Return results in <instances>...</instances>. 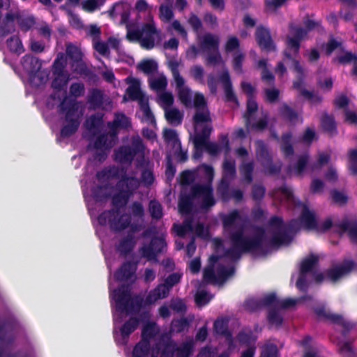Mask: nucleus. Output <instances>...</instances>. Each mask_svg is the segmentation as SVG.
Returning <instances> with one entry per match:
<instances>
[{"instance_id":"obj_54","label":"nucleus","mask_w":357,"mask_h":357,"mask_svg":"<svg viewBox=\"0 0 357 357\" xmlns=\"http://www.w3.org/2000/svg\"><path fill=\"white\" fill-rule=\"evenodd\" d=\"M66 66V61L63 58L62 56L59 58L57 56L54 61L52 65V73L53 75H61L64 74H69L68 71L65 70Z\"/></svg>"},{"instance_id":"obj_28","label":"nucleus","mask_w":357,"mask_h":357,"mask_svg":"<svg viewBox=\"0 0 357 357\" xmlns=\"http://www.w3.org/2000/svg\"><path fill=\"white\" fill-rule=\"evenodd\" d=\"M103 125V114L96 112L88 117L84 123L86 130L93 136L99 133Z\"/></svg>"},{"instance_id":"obj_47","label":"nucleus","mask_w":357,"mask_h":357,"mask_svg":"<svg viewBox=\"0 0 357 357\" xmlns=\"http://www.w3.org/2000/svg\"><path fill=\"white\" fill-rule=\"evenodd\" d=\"M257 146L256 150L257 157L259 162L262 165L264 162H267V161L271 159V157L268 151V149L264 144V143L261 141L257 142Z\"/></svg>"},{"instance_id":"obj_57","label":"nucleus","mask_w":357,"mask_h":357,"mask_svg":"<svg viewBox=\"0 0 357 357\" xmlns=\"http://www.w3.org/2000/svg\"><path fill=\"white\" fill-rule=\"evenodd\" d=\"M85 93V86L82 82H73L69 88V93L71 98L76 100L77 98L84 96Z\"/></svg>"},{"instance_id":"obj_14","label":"nucleus","mask_w":357,"mask_h":357,"mask_svg":"<svg viewBox=\"0 0 357 357\" xmlns=\"http://www.w3.org/2000/svg\"><path fill=\"white\" fill-rule=\"evenodd\" d=\"M290 32L292 36L287 37L284 60L296 59L299 52L301 40L307 34L305 29L293 25L290 26Z\"/></svg>"},{"instance_id":"obj_63","label":"nucleus","mask_w":357,"mask_h":357,"mask_svg":"<svg viewBox=\"0 0 357 357\" xmlns=\"http://www.w3.org/2000/svg\"><path fill=\"white\" fill-rule=\"evenodd\" d=\"M8 49L13 52H19L22 48V45L18 37L11 36L6 40Z\"/></svg>"},{"instance_id":"obj_17","label":"nucleus","mask_w":357,"mask_h":357,"mask_svg":"<svg viewBox=\"0 0 357 357\" xmlns=\"http://www.w3.org/2000/svg\"><path fill=\"white\" fill-rule=\"evenodd\" d=\"M141 319L138 317H131L120 328V338L115 337L116 344L126 345L130 334L139 326Z\"/></svg>"},{"instance_id":"obj_43","label":"nucleus","mask_w":357,"mask_h":357,"mask_svg":"<svg viewBox=\"0 0 357 357\" xmlns=\"http://www.w3.org/2000/svg\"><path fill=\"white\" fill-rule=\"evenodd\" d=\"M54 79H52L51 84L52 88L54 90H56L57 91L63 90L66 87L70 79V74H64L61 75V76L58 75H54Z\"/></svg>"},{"instance_id":"obj_58","label":"nucleus","mask_w":357,"mask_h":357,"mask_svg":"<svg viewBox=\"0 0 357 357\" xmlns=\"http://www.w3.org/2000/svg\"><path fill=\"white\" fill-rule=\"evenodd\" d=\"M308 159L309 155L307 154H303L298 158V161L293 166L296 174L300 175L303 172L307 165H308V167L310 168Z\"/></svg>"},{"instance_id":"obj_55","label":"nucleus","mask_w":357,"mask_h":357,"mask_svg":"<svg viewBox=\"0 0 357 357\" xmlns=\"http://www.w3.org/2000/svg\"><path fill=\"white\" fill-rule=\"evenodd\" d=\"M169 307L174 312L178 314H184L187 310V306L180 298H172L169 301Z\"/></svg>"},{"instance_id":"obj_21","label":"nucleus","mask_w":357,"mask_h":357,"mask_svg":"<svg viewBox=\"0 0 357 357\" xmlns=\"http://www.w3.org/2000/svg\"><path fill=\"white\" fill-rule=\"evenodd\" d=\"M255 34L257 43L262 50L268 52L275 50V45L268 29L261 26H258Z\"/></svg>"},{"instance_id":"obj_45","label":"nucleus","mask_w":357,"mask_h":357,"mask_svg":"<svg viewBox=\"0 0 357 357\" xmlns=\"http://www.w3.org/2000/svg\"><path fill=\"white\" fill-rule=\"evenodd\" d=\"M36 24L35 17L32 15L24 16L18 15L17 24L22 31L26 32Z\"/></svg>"},{"instance_id":"obj_34","label":"nucleus","mask_w":357,"mask_h":357,"mask_svg":"<svg viewBox=\"0 0 357 357\" xmlns=\"http://www.w3.org/2000/svg\"><path fill=\"white\" fill-rule=\"evenodd\" d=\"M292 134L291 132L283 133L280 139V148L286 158L294 155V151L291 143Z\"/></svg>"},{"instance_id":"obj_10","label":"nucleus","mask_w":357,"mask_h":357,"mask_svg":"<svg viewBox=\"0 0 357 357\" xmlns=\"http://www.w3.org/2000/svg\"><path fill=\"white\" fill-rule=\"evenodd\" d=\"M219 36L211 33H206L199 38V49L206 54V65L215 66L222 62L219 51Z\"/></svg>"},{"instance_id":"obj_40","label":"nucleus","mask_w":357,"mask_h":357,"mask_svg":"<svg viewBox=\"0 0 357 357\" xmlns=\"http://www.w3.org/2000/svg\"><path fill=\"white\" fill-rule=\"evenodd\" d=\"M279 112L282 119L290 123L296 124L298 121V113L287 104H283L280 107Z\"/></svg>"},{"instance_id":"obj_13","label":"nucleus","mask_w":357,"mask_h":357,"mask_svg":"<svg viewBox=\"0 0 357 357\" xmlns=\"http://www.w3.org/2000/svg\"><path fill=\"white\" fill-rule=\"evenodd\" d=\"M144 149L142 140L139 137L134 138L130 145L122 146L115 151V160L120 163H130L137 154L144 160Z\"/></svg>"},{"instance_id":"obj_6","label":"nucleus","mask_w":357,"mask_h":357,"mask_svg":"<svg viewBox=\"0 0 357 357\" xmlns=\"http://www.w3.org/2000/svg\"><path fill=\"white\" fill-rule=\"evenodd\" d=\"M156 322L145 324L141 333V340L134 346L132 357H156Z\"/></svg>"},{"instance_id":"obj_32","label":"nucleus","mask_w":357,"mask_h":357,"mask_svg":"<svg viewBox=\"0 0 357 357\" xmlns=\"http://www.w3.org/2000/svg\"><path fill=\"white\" fill-rule=\"evenodd\" d=\"M135 245V241L134 236L132 234H128L126 237L123 238L119 241L116 250L121 255L126 256L132 251Z\"/></svg>"},{"instance_id":"obj_35","label":"nucleus","mask_w":357,"mask_h":357,"mask_svg":"<svg viewBox=\"0 0 357 357\" xmlns=\"http://www.w3.org/2000/svg\"><path fill=\"white\" fill-rule=\"evenodd\" d=\"M236 175V162L234 160L225 159L222 164V179L231 181Z\"/></svg>"},{"instance_id":"obj_5","label":"nucleus","mask_w":357,"mask_h":357,"mask_svg":"<svg viewBox=\"0 0 357 357\" xmlns=\"http://www.w3.org/2000/svg\"><path fill=\"white\" fill-rule=\"evenodd\" d=\"M112 298L117 311L127 314L137 313L142 307L156 302V287L151 290L144 299L140 295L132 297L128 288L123 285L113 291Z\"/></svg>"},{"instance_id":"obj_4","label":"nucleus","mask_w":357,"mask_h":357,"mask_svg":"<svg viewBox=\"0 0 357 357\" xmlns=\"http://www.w3.org/2000/svg\"><path fill=\"white\" fill-rule=\"evenodd\" d=\"M202 169L204 176L208 180L206 183H195L192 185L189 193L182 192L178 201V210L186 217L190 215L193 209V202L197 200L202 209L207 210L215 204L213 196V188L211 181L213 178V168L210 165H203Z\"/></svg>"},{"instance_id":"obj_16","label":"nucleus","mask_w":357,"mask_h":357,"mask_svg":"<svg viewBox=\"0 0 357 357\" xmlns=\"http://www.w3.org/2000/svg\"><path fill=\"white\" fill-rule=\"evenodd\" d=\"M96 178L98 181L103 179L119 178L125 179L126 181L130 178H136L134 176H128L127 175V170L125 167H119L114 165L109 166L98 172L96 173Z\"/></svg>"},{"instance_id":"obj_9","label":"nucleus","mask_w":357,"mask_h":357,"mask_svg":"<svg viewBox=\"0 0 357 357\" xmlns=\"http://www.w3.org/2000/svg\"><path fill=\"white\" fill-rule=\"evenodd\" d=\"M330 229H333L334 232L340 235L347 232L350 238L357 243V220H349L345 218L342 220L333 221L331 218H327L322 222H317V227L314 230L325 232Z\"/></svg>"},{"instance_id":"obj_15","label":"nucleus","mask_w":357,"mask_h":357,"mask_svg":"<svg viewBox=\"0 0 357 357\" xmlns=\"http://www.w3.org/2000/svg\"><path fill=\"white\" fill-rule=\"evenodd\" d=\"M173 229L179 237H184L187 234H191L194 231L193 218L192 217H185L182 224L174 223ZM195 231L197 235L202 236L205 231V227L203 223L198 222L195 227Z\"/></svg>"},{"instance_id":"obj_31","label":"nucleus","mask_w":357,"mask_h":357,"mask_svg":"<svg viewBox=\"0 0 357 357\" xmlns=\"http://www.w3.org/2000/svg\"><path fill=\"white\" fill-rule=\"evenodd\" d=\"M354 264L353 261H347L340 266L335 267L327 271L326 275L331 280L335 281L344 275L348 273L353 268Z\"/></svg>"},{"instance_id":"obj_44","label":"nucleus","mask_w":357,"mask_h":357,"mask_svg":"<svg viewBox=\"0 0 357 357\" xmlns=\"http://www.w3.org/2000/svg\"><path fill=\"white\" fill-rule=\"evenodd\" d=\"M231 181L221 179L217 188L218 195L224 201L227 202L231 199L229 188Z\"/></svg>"},{"instance_id":"obj_38","label":"nucleus","mask_w":357,"mask_h":357,"mask_svg":"<svg viewBox=\"0 0 357 357\" xmlns=\"http://www.w3.org/2000/svg\"><path fill=\"white\" fill-rule=\"evenodd\" d=\"M254 169L255 163L253 161L243 162L239 167L241 175L242 176L243 181L248 184L252 182V174Z\"/></svg>"},{"instance_id":"obj_20","label":"nucleus","mask_w":357,"mask_h":357,"mask_svg":"<svg viewBox=\"0 0 357 357\" xmlns=\"http://www.w3.org/2000/svg\"><path fill=\"white\" fill-rule=\"evenodd\" d=\"M21 64L30 79H33L36 77L42 66L40 60L31 54L23 56L21 59Z\"/></svg>"},{"instance_id":"obj_59","label":"nucleus","mask_w":357,"mask_h":357,"mask_svg":"<svg viewBox=\"0 0 357 357\" xmlns=\"http://www.w3.org/2000/svg\"><path fill=\"white\" fill-rule=\"evenodd\" d=\"M155 245H152L150 242L149 245H144L140 248L141 255L143 257L148 260L156 261V250L154 248Z\"/></svg>"},{"instance_id":"obj_49","label":"nucleus","mask_w":357,"mask_h":357,"mask_svg":"<svg viewBox=\"0 0 357 357\" xmlns=\"http://www.w3.org/2000/svg\"><path fill=\"white\" fill-rule=\"evenodd\" d=\"M190 324V321L186 317L174 319L171 323V331L174 333H181L186 329Z\"/></svg>"},{"instance_id":"obj_19","label":"nucleus","mask_w":357,"mask_h":357,"mask_svg":"<svg viewBox=\"0 0 357 357\" xmlns=\"http://www.w3.org/2000/svg\"><path fill=\"white\" fill-rule=\"evenodd\" d=\"M193 124L195 134H202L204 128L206 126H209L212 130L211 119L208 108L195 110L193 116Z\"/></svg>"},{"instance_id":"obj_62","label":"nucleus","mask_w":357,"mask_h":357,"mask_svg":"<svg viewBox=\"0 0 357 357\" xmlns=\"http://www.w3.org/2000/svg\"><path fill=\"white\" fill-rule=\"evenodd\" d=\"M247 128H252L257 130H263L267 127L268 125V116L265 115L264 117L255 121V118L252 117L251 119L250 124H245Z\"/></svg>"},{"instance_id":"obj_8","label":"nucleus","mask_w":357,"mask_h":357,"mask_svg":"<svg viewBox=\"0 0 357 357\" xmlns=\"http://www.w3.org/2000/svg\"><path fill=\"white\" fill-rule=\"evenodd\" d=\"M211 132V129L209 126L204 128L202 134H195L193 139L195 145V153L194 157L195 158H199L202 155L203 149H205L209 154L216 155L222 149L227 151L229 149V139L227 135L221 137V145L215 142H208L207 139L209 137Z\"/></svg>"},{"instance_id":"obj_33","label":"nucleus","mask_w":357,"mask_h":357,"mask_svg":"<svg viewBox=\"0 0 357 357\" xmlns=\"http://www.w3.org/2000/svg\"><path fill=\"white\" fill-rule=\"evenodd\" d=\"M19 13H14L8 12L3 20V24L0 26L1 36H5L10 33L14 30V22H17V17Z\"/></svg>"},{"instance_id":"obj_50","label":"nucleus","mask_w":357,"mask_h":357,"mask_svg":"<svg viewBox=\"0 0 357 357\" xmlns=\"http://www.w3.org/2000/svg\"><path fill=\"white\" fill-rule=\"evenodd\" d=\"M177 91L179 100L182 104H183L186 107H192V98L191 90L188 86H185Z\"/></svg>"},{"instance_id":"obj_36","label":"nucleus","mask_w":357,"mask_h":357,"mask_svg":"<svg viewBox=\"0 0 357 357\" xmlns=\"http://www.w3.org/2000/svg\"><path fill=\"white\" fill-rule=\"evenodd\" d=\"M174 97L169 91H158V104L165 111L174 107Z\"/></svg>"},{"instance_id":"obj_30","label":"nucleus","mask_w":357,"mask_h":357,"mask_svg":"<svg viewBox=\"0 0 357 357\" xmlns=\"http://www.w3.org/2000/svg\"><path fill=\"white\" fill-rule=\"evenodd\" d=\"M65 120L66 123L61 128L60 135L62 137H69L78 130L80 124L79 116L65 117Z\"/></svg>"},{"instance_id":"obj_2","label":"nucleus","mask_w":357,"mask_h":357,"mask_svg":"<svg viewBox=\"0 0 357 357\" xmlns=\"http://www.w3.org/2000/svg\"><path fill=\"white\" fill-rule=\"evenodd\" d=\"M259 300L261 308L264 307H269L268 320L270 324L276 326H280L282 323V317L280 312V310L292 307L301 302H309L319 319L330 321L342 327V335L344 337L347 336L349 331L354 326L351 322L345 320L341 315L331 313V311L326 308L324 303L319 302L313 305V298L307 295L298 298H288L280 300L277 298L275 293H271L259 298Z\"/></svg>"},{"instance_id":"obj_46","label":"nucleus","mask_w":357,"mask_h":357,"mask_svg":"<svg viewBox=\"0 0 357 357\" xmlns=\"http://www.w3.org/2000/svg\"><path fill=\"white\" fill-rule=\"evenodd\" d=\"M214 331L216 333L225 335L229 341L232 340L231 333L227 331V321L223 319H217L213 324Z\"/></svg>"},{"instance_id":"obj_29","label":"nucleus","mask_w":357,"mask_h":357,"mask_svg":"<svg viewBox=\"0 0 357 357\" xmlns=\"http://www.w3.org/2000/svg\"><path fill=\"white\" fill-rule=\"evenodd\" d=\"M165 118L167 122L172 126H178L183 122L184 112L178 107L174 106L164 111Z\"/></svg>"},{"instance_id":"obj_39","label":"nucleus","mask_w":357,"mask_h":357,"mask_svg":"<svg viewBox=\"0 0 357 357\" xmlns=\"http://www.w3.org/2000/svg\"><path fill=\"white\" fill-rule=\"evenodd\" d=\"M109 139L108 134H100L95 139L93 143V148L95 149H105L110 150L114 146L113 138L110 136Z\"/></svg>"},{"instance_id":"obj_48","label":"nucleus","mask_w":357,"mask_h":357,"mask_svg":"<svg viewBox=\"0 0 357 357\" xmlns=\"http://www.w3.org/2000/svg\"><path fill=\"white\" fill-rule=\"evenodd\" d=\"M261 166L263 167L266 174L273 176L280 173L282 167V163L280 161L273 162L272 159H271L267 161V162H264Z\"/></svg>"},{"instance_id":"obj_61","label":"nucleus","mask_w":357,"mask_h":357,"mask_svg":"<svg viewBox=\"0 0 357 357\" xmlns=\"http://www.w3.org/2000/svg\"><path fill=\"white\" fill-rule=\"evenodd\" d=\"M244 59V54L240 51L234 52L233 55L232 65L236 73H242V64Z\"/></svg>"},{"instance_id":"obj_52","label":"nucleus","mask_w":357,"mask_h":357,"mask_svg":"<svg viewBox=\"0 0 357 357\" xmlns=\"http://www.w3.org/2000/svg\"><path fill=\"white\" fill-rule=\"evenodd\" d=\"M106 0H84L82 3V9L88 13H93L102 7Z\"/></svg>"},{"instance_id":"obj_51","label":"nucleus","mask_w":357,"mask_h":357,"mask_svg":"<svg viewBox=\"0 0 357 357\" xmlns=\"http://www.w3.org/2000/svg\"><path fill=\"white\" fill-rule=\"evenodd\" d=\"M137 68L147 75H151L156 71V61L151 59L143 60L137 65Z\"/></svg>"},{"instance_id":"obj_22","label":"nucleus","mask_w":357,"mask_h":357,"mask_svg":"<svg viewBox=\"0 0 357 357\" xmlns=\"http://www.w3.org/2000/svg\"><path fill=\"white\" fill-rule=\"evenodd\" d=\"M105 97V96L101 89L98 88L89 89L86 97V102L89 105V109L93 110L102 109Z\"/></svg>"},{"instance_id":"obj_56","label":"nucleus","mask_w":357,"mask_h":357,"mask_svg":"<svg viewBox=\"0 0 357 357\" xmlns=\"http://www.w3.org/2000/svg\"><path fill=\"white\" fill-rule=\"evenodd\" d=\"M183 273L173 272L169 273L167 276L165 275L162 277V282L172 289L178 284L182 278Z\"/></svg>"},{"instance_id":"obj_24","label":"nucleus","mask_w":357,"mask_h":357,"mask_svg":"<svg viewBox=\"0 0 357 357\" xmlns=\"http://www.w3.org/2000/svg\"><path fill=\"white\" fill-rule=\"evenodd\" d=\"M137 262L126 261L114 273V278L117 281H127L135 275Z\"/></svg>"},{"instance_id":"obj_42","label":"nucleus","mask_w":357,"mask_h":357,"mask_svg":"<svg viewBox=\"0 0 357 357\" xmlns=\"http://www.w3.org/2000/svg\"><path fill=\"white\" fill-rule=\"evenodd\" d=\"M321 124L322 128L331 135L337 133L336 123L333 116L324 114L321 118Z\"/></svg>"},{"instance_id":"obj_7","label":"nucleus","mask_w":357,"mask_h":357,"mask_svg":"<svg viewBox=\"0 0 357 357\" xmlns=\"http://www.w3.org/2000/svg\"><path fill=\"white\" fill-rule=\"evenodd\" d=\"M318 257L311 255L303 260L301 264L298 278L296 281V287L301 291H307L311 282H321L324 276L317 269Z\"/></svg>"},{"instance_id":"obj_41","label":"nucleus","mask_w":357,"mask_h":357,"mask_svg":"<svg viewBox=\"0 0 357 357\" xmlns=\"http://www.w3.org/2000/svg\"><path fill=\"white\" fill-rule=\"evenodd\" d=\"M110 186L108 183L99 185L92 189V195L97 202L104 201L110 197L111 194L109 191Z\"/></svg>"},{"instance_id":"obj_64","label":"nucleus","mask_w":357,"mask_h":357,"mask_svg":"<svg viewBox=\"0 0 357 357\" xmlns=\"http://www.w3.org/2000/svg\"><path fill=\"white\" fill-rule=\"evenodd\" d=\"M67 56L75 62L82 60V53L80 50L75 46L70 45L66 47Z\"/></svg>"},{"instance_id":"obj_3","label":"nucleus","mask_w":357,"mask_h":357,"mask_svg":"<svg viewBox=\"0 0 357 357\" xmlns=\"http://www.w3.org/2000/svg\"><path fill=\"white\" fill-rule=\"evenodd\" d=\"M139 186L137 178L119 179L116 183L117 191L112 197V208L105 210L98 216V224L105 226L109 224L112 231L119 232L127 228L130 222V215L126 213L120 215V209L124 207L130 197Z\"/></svg>"},{"instance_id":"obj_25","label":"nucleus","mask_w":357,"mask_h":357,"mask_svg":"<svg viewBox=\"0 0 357 357\" xmlns=\"http://www.w3.org/2000/svg\"><path fill=\"white\" fill-rule=\"evenodd\" d=\"M130 126V121L123 113H116L114 120L108 123L110 128L111 137H116L118 129H126Z\"/></svg>"},{"instance_id":"obj_60","label":"nucleus","mask_w":357,"mask_h":357,"mask_svg":"<svg viewBox=\"0 0 357 357\" xmlns=\"http://www.w3.org/2000/svg\"><path fill=\"white\" fill-rule=\"evenodd\" d=\"M160 18L164 22H169L174 17V12L171 6L162 4L160 6Z\"/></svg>"},{"instance_id":"obj_12","label":"nucleus","mask_w":357,"mask_h":357,"mask_svg":"<svg viewBox=\"0 0 357 357\" xmlns=\"http://www.w3.org/2000/svg\"><path fill=\"white\" fill-rule=\"evenodd\" d=\"M194 349L195 341L192 337L181 342L171 340L164 347L160 357H190Z\"/></svg>"},{"instance_id":"obj_26","label":"nucleus","mask_w":357,"mask_h":357,"mask_svg":"<svg viewBox=\"0 0 357 357\" xmlns=\"http://www.w3.org/2000/svg\"><path fill=\"white\" fill-rule=\"evenodd\" d=\"M59 110L61 113L65 114V117H75L77 114L78 103L75 98L65 96L61 101Z\"/></svg>"},{"instance_id":"obj_53","label":"nucleus","mask_w":357,"mask_h":357,"mask_svg":"<svg viewBox=\"0 0 357 357\" xmlns=\"http://www.w3.org/2000/svg\"><path fill=\"white\" fill-rule=\"evenodd\" d=\"M257 108L258 106L256 101L252 97L248 98L247 101V111L244 115L245 124H250L251 119L254 117V114L257 112Z\"/></svg>"},{"instance_id":"obj_18","label":"nucleus","mask_w":357,"mask_h":357,"mask_svg":"<svg viewBox=\"0 0 357 357\" xmlns=\"http://www.w3.org/2000/svg\"><path fill=\"white\" fill-rule=\"evenodd\" d=\"M291 61L294 70L298 73L297 79L294 82L293 86L295 89L300 91V94L305 98H311L313 96V92H311L304 88L303 84L304 82V69L296 59H289Z\"/></svg>"},{"instance_id":"obj_37","label":"nucleus","mask_w":357,"mask_h":357,"mask_svg":"<svg viewBox=\"0 0 357 357\" xmlns=\"http://www.w3.org/2000/svg\"><path fill=\"white\" fill-rule=\"evenodd\" d=\"M163 138L168 148L178 147L181 142L176 131L172 128H165L163 131Z\"/></svg>"},{"instance_id":"obj_27","label":"nucleus","mask_w":357,"mask_h":357,"mask_svg":"<svg viewBox=\"0 0 357 357\" xmlns=\"http://www.w3.org/2000/svg\"><path fill=\"white\" fill-rule=\"evenodd\" d=\"M219 80L222 84L226 100L237 103V98L233 91L232 84L227 69L224 70L219 75Z\"/></svg>"},{"instance_id":"obj_1","label":"nucleus","mask_w":357,"mask_h":357,"mask_svg":"<svg viewBox=\"0 0 357 357\" xmlns=\"http://www.w3.org/2000/svg\"><path fill=\"white\" fill-rule=\"evenodd\" d=\"M246 218L234 209L222 217V224L230 241V247L225 250L222 256L212 255L208 264L204 269V282L222 284L234 275V263L238 261L243 253H251L255 257H264L280 246L288 245L294 236L301 227L315 229L317 221L315 214L305 206L299 219H292L285 223L282 218L273 216L266 228L255 227L250 234H245Z\"/></svg>"},{"instance_id":"obj_11","label":"nucleus","mask_w":357,"mask_h":357,"mask_svg":"<svg viewBox=\"0 0 357 357\" xmlns=\"http://www.w3.org/2000/svg\"><path fill=\"white\" fill-rule=\"evenodd\" d=\"M132 101H137L140 110L143 112L144 119L152 123H155V120L149 104V98L141 89L140 82L137 79H132L130 84L126 90L123 100H126V96Z\"/></svg>"},{"instance_id":"obj_23","label":"nucleus","mask_w":357,"mask_h":357,"mask_svg":"<svg viewBox=\"0 0 357 357\" xmlns=\"http://www.w3.org/2000/svg\"><path fill=\"white\" fill-rule=\"evenodd\" d=\"M142 36V47L145 50H151L155 46L153 36L156 34V27L153 24H144L140 29Z\"/></svg>"}]
</instances>
